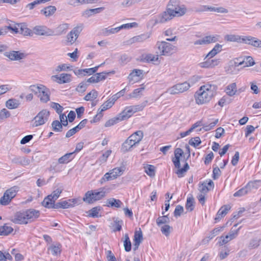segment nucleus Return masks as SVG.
<instances>
[{
	"mask_svg": "<svg viewBox=\"0 0 261 261\" xmlns=\"http://www.w3.org/2000/svg\"><path fill=\"white\" fill-rule=\"evenodd\" d=\"M216 90L217 86L210 83L201 86L194 94L196 103L201 105L208 102L214 96Z\"/></svg>",
	"mask_w": 261,
	"mask_h": 261,
	"instance_id": "1",
	"label": "nucleus"
},
{
	"mask_svg": "<svg viewBox=\"0 0 261 261\" xmlns=\"http://www.w3.org/2000/svg\"><path fill=\"white\" fill-rule=\"evenodd\" d=\"M38 210L29 209L25 211L18 212L15 214L12 221L19 224H27L35 221L40 216Z\"/></svg>",
	"mask_w": 261,
	"mask_h": 261,
	"instance_id": "2",
	"label": "nucleus"
},
{
	"mask_svg": "<svg viewBox=\"0 0 261 261\" xmlns=\"http://www.w3.org/2000/svg\"><path fill=\"white\" fill-rule=\"evenodd\" d=\"M30 90L39 98L40 101L46 103L50 100V91L44 85L37 84L31 85Z\"/></svg>",
	"mask_w": 261,
	"mask_h": 261,
	"instance_id": "3",
	"label": "nucleus"
},
{
	"mask_svg": "<svg viewBox=\"0 0 261 261\" xmlns=\"http://www.w3.org/2000/svg\"><path fill=\"white\" fill-rule=\"evenodd\" d=\"M106 192L104 188L101 189L100 191L90 190L87 191L83 198V201L88 204L99 200L105 197Z\"/></svg>",
	"mask_w": 261,
	"mask_h": 261,
	"instance_id": "4",
	"label": "nucleus"
},
{
	"mask_svg": "<svg viewBox=\"0 0 261 261\" xmlns=\"http://www.w3.org/2000/svg\"><path fill=\"white\" fill-rule=\"evenodd\" d=\"M168 7L170 11L174 15V17H180L185 15L187 12V8L184 5L180 4L179 0H170Z\"/></svg>",
	"mask_w": 261,
	"mask_h": 261,
	"instance_id": "5",
	"label": "nucleus"
},
{
	"mask_svg": "<svg viewBox=\"0 0 261 261\" xmlns=\"http://www.w3.org/2000/svg\"><path fill=\"white\" fill-rule=\"evenodd\" d=\"M8 31L12 33L17 34L18 33L24 36H33L32 30L29 29L25 23H14V25L7 26Z\"/></svg>",
	"mask_w": 261,
	"mask_h": 261,
	"instance_id": "6",
	"label": "nucleus"
},
{
	"mask_svg": "<svg viewBox=\"0 0 261 261\" xmlns=\"http://www.w3.org/2000/svg\"><path fill=\"white\" fill-rule=\"evenodd\" d=\"M143 105H134L126 107L119 114L122 121L128 119L135 113L142 111L144 109Z\"/></svg>",
	"mask_w": 261,
	"mask_h": 261,
	"instance_id": "7",
	"label": "nucleus"
},
{
	"mask_svg": "<svg viewBox=\"0 0 261 261\" xmlns=\"http://www.w3.org/2000/svg\"><path fill=\"white\" fill-rule=\"evenodd\" d=\"M158 49L160 50L161 55L170 56L174 54L176 50L175 46L166 41H158L156 43Z\"/></svg>",
	"mask_w": 261,
	"mask_h": 261,
	"instance_id": "8",
	"label": "nucleus"
},
{
	"mask_svg": "<svg viewBox=\"0 0 261 261\" xmlns=\"http://www.w3.org/2000/svg\"><path fill=\"white\" fill-rule=\"evenodd\" d=\"M62 189L58 188L54 190L50 195L46 197L42 202L43 206L46 208H50L54 206L55 201L59 197Z\"/></svg>",
	"mask_w": 261,
	"mask_h": 261,
	"instance_id": "9",
	"label": "nucleus"
},
{
	"mask_svg": "<svg viewBox=\"0 0 261 261\" xmlns=\"http://www.w3.org/2000/svg\"><path fill=\"white\" fill-rule=\"evenodd\" d=\"M18 191V187L14 186L7 190L0 199V204L7 205L9 204L11 200L15 197Z\"/></svg>",
	"mask_w": 261,
	"mask_h": 261,
	"instance_id": "10",
	"label": "nucleus"
},
{
	"mask_svg": "<svg viewBox=\"0 0 261 261\" xmlns=\"http://www.w3.org/2000/svg\"><path fill=\"white\" fill-rule=\"evenodd\" d=\"M49 114V112L46 110L40 111L32 121L33 126H38L44 124L47 120Z\"/></svg>",
	"mask_w": 261,
	"mask_h": 261,
	"instance_id": "11",
	"label": "nucleus"
},
{
	"mask_svg": "<svg viewBox=\"0 0 261 261\" xmlns=\"http://www.w3.org/2000/svg\"><path fill=\"white\" fill-rule=\"evenodd\" d=\"M82 31V26L77 25L67 35L65 43L66 45H72L73 44L81 32Z\"/></svg>",
	"mask_w": 261,
	"mask_h": 261,
	"instance_id": "12",
	"label": "nucleus"
},
{
	"mask_svg": "<svg viewBox=\"0 0 261 261\" xmlns=\"http://www.w3.org/2000/svg\"><path fill=\"white\" fill-rule=\"evenodd\" d=\"M190 87V84L187 82L177 84L169 88L167 92L170 94H178L187 91Z\"/></svg>",
	"mask_w": 261,
	"mask_h": 261,
	"instance_id": "13",
	"label": "nucleus"
},
{
	"mask_svg": "<svg viewBox=\"0 0 261 261\" xmlns=\"http://www.w3.org/2000/svg\"><path fill=\"white\" fill-rule=\"evenodd\" d=\"M255 64L253 59L250 56H247L243 59L237 58L234 60V65L236 67L242 66L243 67H250Z\"/></svg>",
	"mask_w": 261,
	"mask_h": 261,
	"instance_id": "14",
	"label": "nucleus"
},
{
	"mask_svg": "<svg viewBox=\"0 0 261 261\" xmlns=\"http://www.w3.org/2000/svg\"><path fill=\"white\" fill-rule=\"evenodd\" d=\"M143 79V71L135 69L129 74L127 79L129 83L134 84L141 81Z\"/></svg>",
	"mask_w": 261,
	"mask_h": 261,
	"instance_id": "15",
	"label": "nucleus"
},
{
	"mask_svg": "<svg viewBox=\"0 0 261 261\" xmlns=\"http://www.w3.org/2000/svg\"><path fill=\"white\" fill-rule=\"evenodd\" d=\"M237 226V224H235L233 227L231 228L228 234L225 236V237L221 236L220 238V241L219 242V244L220 246H222L227 243L228 242L237 237L238 234L239 230L240 228H239L238 229H233V227H236Z\"/></svg>",
	"mask_w": 261,
	"mask_h": 261,
	"instance_id": "16",
	"label": "nucleus"
},
{
	"mask_svg": "<svg viewBox=\"0 0 261 261\" xmlns=\"http://www.w3.org/2000/svg\"><path fill=\"white\" fill-rule=\"evenodd\" d=\"M220 36L218 35H210L204 36L201 39L194 42V45H205L213 43L219 41Z\"/></svg>",
	"mask_w": 261,
	"mask_h": 261,
	"instance_id": "17",
	"label": "nucleus"
},
{
	"mask_svg": "<svg viewBox=\"0 0 261 261\" xmlns=\"http://www.w3.org/2000/svg\"><path fill=\"white\" fill-rule=\"evenodd\" d=\"M51 79L59 84L69 83L72 81V75L69 73H63L59 75H53Z\"/></svg>",
	"mask_w": 261,
	"mask_h": 261,
	"instance_id": "18",
	"label": "nucleus"
},
{
	"mask_svg": "<svg viewBox=\"0 0 261 261\" xmlns=\"http://www.w3.org/2000/svg\"><path fill=\"white\" fill-rule=\"evenodd\" d=\"M109 74V72H107L96 73L88 78L87 82L94 84L103 81L106 79Z\"/></svg>",
	"mask_w": 261,
	"mask_h": 261,
	"instance_id": "19",
	"label": "nucleus"
},
{
	"mask_svg": "<svg viewBox=\"0 0 261 261\" xmlns=\"http://www.w3.org/2000/svg\"><path fill=\"white\" fill-rule=\"evenodd\" d=\"M33 35L35 34L38 36H50L53 32L49 29L44 25H37L33 28L32 30Z\"/></svg>",
	"mask_w": 261,
	"mask_h": 261,
	"instance_id": "20",
	"label": "nucleus"
},
{
	"mask_svg": "<svg viewBox=\"0 0 261 261\" xmlns=\"http://www.w3.org/2000/svg\"><path fill=\"white\" fill-rule=\"evenodd\" d=\"M214 187V182L212 180H209L208 182H204L202 184H199L198 190L200 192V194H206L209 191L213 189Z\"/></svg>",
	"mask_w": 261,
	"mask_h": 261,
	"instance_id": "21",
	"label": "nucleus"
},
{
	"mask_svg": "<svg viewBox=\"0 0 261 261\" xmlns=\"http://www.w3.org/2000/svg\"><path fill=\"white\" fill-rule=\"evenodd\" d=\"M197 12H205V11H211V12H216L217 13H226L228 12V11L226 9L224 8L223 7H209L207 6H202L201 8L197 10Z\"/></svg>",
	"mask_w": 261,
	"mask_h": 261,
	"instance_id": "22",
	"label": "nucleus"
},
{
	"mask_svg": "<svg viewBox=\"0 0 261 261\" xmlns=\"http://www.w3.org/2000/svg\"><path fill=\"white\" fill-rule=\"evenodd\" d=\"M146 89V85L143 83L140 85V87L133 90L132 93L129 95L131 98H137L141 97L144 94Z\"/></svg>",
	"mask_w": 261,
	"mask_h": 261,
	"instance_id": "23",
	"label": "nucleus"
},
{
	"mask_svg": "<svg viewBox=\"0 0 261 261\" xmlns=\"http://www.w3.org/2000/svg\"><path fill=\"white\" fill-rule=\"evenodd\" d=\"M98 95V92L95 89H92L85 96L84 99L87 101H91L92 106H94L96 105L95 101L97 99Z\"/></svg>",
	"mask_w": 261,
	"mask_h": 261,
	"instance_id": "24",
	"label": "nucleus"
},
{
	"mask_svg": "<svg viewBox=\"0 0 261 261\" xmlns=\"http://www.w3.org/2000/svg\"><path fill=\"white\" fill-rule=\"evenodd\" d=\"M170 9L167 6L166 11L163 12L160 16L159 21L161 23H164L167 21L170 20L173 18L174 15L172 14L171 12L170 11Z\"/></svg>",
	"mask_w": 261,
	"mask_h": 261,
	"instance_id": "25",
	"label": "nucleus"
},
{
	"mask_svg": "<svg viewBox=\"0 0 261 261\" xmlns=\"http://www.w3.org/2000/svg\"><path fill=\"white\" fill-rule=\"evenodd\" d=\"M184 152L181 148H176L174 151V158L172 160L175 167L177 168L180 167V156L182 155Z\"/></svg>",
	"mask_w": 261,
	"mask_h": 261,
	"instance_id": "26",
	"label": "nucleus"
},
{
	"mask_svg": "<svg viewBox=\"0 0 261 261\" xmlns=\"http://www.w3.org/2000/svg\"><path fill=\"white\" fill-rule=\"evenodd\" d=\"M115 100L111 97L108 99L107 101L104 102L98 109V111H100L103 113L104 111H106L110 108H111L115 102Z\"/></svg>",
	"mask_w": 261,
	"mask_h": 261,
	"instance_id": "27",
	"label": "nucleus"
},
{
	"mask_svg": "<svg viewBox=\"0 0 261 261\" xmlns=\"http://www.w3.org/2000/svg\"><path fill=\"white\" fill-rule=\"evenodd\" d=\"M230 206L229 205H224L222 206L218 211L215 218V220L216 221H219L222 218L224 217L230 210Z\"/></svg>",
	"mask_w": 261,
	"mask_h": 261,
	"instance_id": "28",
	"label": "nucleus"
},
{
	"mask_svg": "<svg viewBox=\"0 0 261 261\" xmlns=\"http://www.w3.org/2000/svg\"><path fill=\"white\" fill-rule=\"evenodd\" d=\"M56 10L57 9L55 6H48L41 10L40 13L45 17H49L54 15Z\"/></svg>",
	"mask_w": 261,
	"mask_h": 261,
	"instance_id": "29",
	"label": "nucleus"
},
{
	"mask_svg": "<svg viewBox=\"0 0 261 261\" xmlns=\"http://www.w3.org/2000/svg\"><path fill=\"white\" fill-rule=\"evenodd\" d=\"M219 61L218 59H208L200 63V66L202 68H213L218 65Z\"/></svg>",
	"mask_w": 261,
	"mask_h": 261,
	"instance_id": "30",
	"label": "nucleus"
},
{
	"mask_svg": "<svg viewBox=\"0 0 261 261\" xmlns=\"http://www.w3.org/2000/svg\"><path fill=\"white\" fill-rule=\"evenodd\" d=\"M143 240V234L142 232L140 229L138 231H136L134 235V250H136L138 248L139 246Z\"/></svg>",
	"mask_w": 261,
	"mask_h": 261,
	"instance_id": "31",
	"label": "nucleus"
},
{
	"mask_svg": "<svg viewBox=\"0 0 261 261\" xmlns=\"http://www.w3.org/2000/svg\"><path fill=\"white\" fill-rule=\"evenodd\" d=\"M222 50V45L220 44H216L213 49L209 51L207 54L206 57L211 59L217 55L218 53H220Z\"/></svg>",
	"mask_w": 261,
	"mask_h": 261,
	"instance_id": "32",
	"label": "nucleus"
},
{
	"mask_svg": "<svg viewBox=\"0 0 261 261\" xmlns=\"http://www.w3.org/2000/svg\"><path fill=\"white\" fill-rule=\"evenodd\" d=\"M222 50V45L220 44H216L213 49L209 51L207 54L206 57L211 59L217 55L218 53H220Z\"/></svg>",
	"mask_w": 261,
	"mask_h": 261,
	"instance_id": "33",
	"label": "nucleus"
},
{
	"mask_svg": "<svg viewBox=\"0 0 261 261\" xmlns=\"http://www.w3.org/2000/svg\"><path fill=\"white\" fill-rule=\"evenodd\" d=\"M74 152H70L65 154L58 159L59 164H67L71 161L74 157Z\"/></svg>",
	"mask_w": 261,
	"mask_h": 261,
	"instance_id": "34",
	"label": "nucleus"
},
{
	"mask_svg": "<svg viewBox=\"0 0 261 261\" xmlns=\"http://www.w3.org/2000/svg\"><path fill=\"white\" fill-rule=\"evenodd\" d=\"M225 40L227 42H242L243 36L232 34L226 35L224 37Z\"/></svg>",
	"mask_w": 261,
	"mask_h": 261,
	"instance_id": "35",
	"label": "nucleus"
},
{
	"mask_svg": "<svg viewBox=\"0 0 261 261\" xmlns=\"http://www.w3.org/2000/svg\"><path fill=\"white\" fill-rule=\"evenodd\" d=\"M7 56L11 60H18L24 57V54L17 51H12L9 53Z\"/></svg>",
	"mask_w": 261,
	"mask_h": 261,
	"instance_id": "36",
	"label": "nucleus"
},
{
	"mask_svg": "<svg viewBox=\"0 0 261 261\" xmlns=\"http://www.w3.org/2000/svg\"><path fill=\"white\" fill-rule=\"evenodd\" d=\"M121 121L122 120L118 114L117 116L108 120L105 123V126L106 127H111Z\"/></svg>",
	"mask_w": 261,
	"mask_h": 261,
	"instance_id": "37",
	"label": "nucleus"
},
{
	"mask_svg": "<svg viewBox=\"0 0 261 261\" xmlns=\"http://www.w3.org/2000/svg\"><path fill=\"white\" fill-rule=\"evenodd\" d=\"M19 105V100L14 98L9 99L6 102V107L9 109H16Z\"/></svg>",
	"mask_w": 261,
	"mask_h": 261,
	"instance_id": "38",
	"label": "nucleus"
},
{
	"mask_svg": "<svg viewBox=\"0 0 261 261\" xmlns=\"http://www.w3.org/2000/svg\"><path fill=\"white\" fill-rule=\"evenodd\" d=\"M107 206L111 207H115L117 208L120 207L122 204V202L119 199L111 198L107 200Z\"/></svg>",
	"mask_w": 261,
	"mask_h": 261,
	"instance_id": "39",
	"label": "nucleus"
},
{
	"mask_svg": "<svg viewBox=\"0 0 261 261\" xmlns=\"http://www.w3.org/2000/svg\"><path fill=\"white\" fill-rule=\"evenodd\" d=\"M70 207H72V205L70 204V203L69 202L68 199L67 200H64L57 202V203L54 204V206H53L51 208L56 209L60 208H68Z\"/></svg>",
	"mask_w": 261,
	"mask_h": 261,
	"instance_id": "40",
	"label": "nucleus"
},
{
	"mask_svg": "<svg viewBox=\"0 0 261 261\" xmlns=\"http://www.w3.org/2000/svg\"><path fill=\"white\" fill-rule=\"evenodd\" d=\"M143 60L147 62H159V55L148 54L143 56Z\"/></svg>",
	"mask_w": 261,
	"mask_h": 261,
	"instance_id": "41",
	"label": "nucleus"
},
{
	"mask_svg": "<svg viewBox=\"0 0 261 261\" xmlns=\"http://www.w3.org/2000/svg\"><path fill=\"white\" fill-rule=\"evenodd\" d=\"M225 91L228 95L233 96L237 91L236 84L233 83L227 86Z\"/></svg>",
	"mask_w": 261,
	"mask_h": 261,
	"instance_id": "42",
	"label": "nucleus"
},
{
	"mask_svg": "<svg viewBox=\"0 0 261 261\" xmlns=\"http://www.w3.org/2000/svg\"><path fill=\"white\" fill-rule=\"evenodd\" d=\"M143 136V132H135L130 136V140H133L136 144L139 143Z\"/></svg>",
	"mask_w": 261,
	"mask_h": 261,
	"instance_id": "43",
	"label": "nucleus"
},
{
	"mask_svg": "<svg viewBox=\"0 0 261 261\" xmlns=\"http://www.w3.org/2000/svg\"><path fill=\"white\" fill-rule=\"evenodd\" d=\"M135 144L136 143L134 142H133V140H130V138L129 137L122 144L121 149L123 150V151H126Z\"/></svg>",
	"mask_w": 261,
	"mask_h": 261,
	"instance_id": "44",
	"label": "nucleus"
},
{
	"mask_svg": "<svg viewBox=\"0 0 261 261\" xmlns=\"http://www.w3.org/2000/svg\"><path fill=\"white\" fill-rule=\"evenodd\" d=\"M164 34L166 36L168 37L166 39V40L168 41H174L176 38L175 33L171 29H168L167 30H166L164 32Z\"/></svg>",
	"mask_w": 261,
	"mask_h": 261,
	"instance_id": "45",
	"label": "nucleus"
},
{
	"mask_svg": "<svg viewBox=\"0 0 261 261\" xmlns=\"http://www.w3.org/2000/svg\"><path fill=\"white\" fill-rule=\"evenodd\" d=\"M124 240L123 241V245L124 249L126 252H129L131 250V242L127 233L124 234Z\"/></svg>",
	"mask_w": 261,
	"mask_h": 261,
	"instance_id": "46",
	"label": "nucleus"
},
{
	"mask_svg": "<svg viewBox=\"0 0 261 261\" xmlns=\"http://www.w3.org/2000/svg\"><path fill=\"white\" fill-rule=\"evenodd\" d=\"M61 245L60 244H57V245H51L48 248V250H50L51 251L52 254L54 255H57L61 253Z\"/></svg>",
	"mask_w": 261,
	"mask_h": 261,
	"instance_id": "47",
	"label": "nucleus"
},
{
	"mask_svg": "<svg viewBox=\"0 0 261 261\" xmlns=\"http://www.w3.org/2000/svg\"><path fill=\"white\" fill-rule=\"evenodd\" d=\"M123 171L124 170L121 167L115 168L110 171V174L112 175V177L114 179L120 176L123 173Z\"/></svg>",
	"mask_w": 261,
	"mask_h": 261,
	"instance_id": "48",
	"label": "nucleus"
},
{
	"mask_svg": "<svg viewBox=\"0 0 261 261\" xmlns=\"http://www.w3.org/2000/svg\"><path fill=\"white\" fill-rule=\"evenodd\" d=\"M13 229L8 225H5L0 227V235L7 236L12 232Z\"/></svg>",
	"mask_w": 261,
	"mask_h": 261,
	"instance_id": "49",
	"label": "nucleus"
},
{
	"mask_svg": "<svg viewBox=\"0 0 261 261\" xmlns=\"http://www.w3.org/2000/svg\"><path fill=\"white\" fill-rule=\"evenodd\" d=\"M260 180H254L249 181L246 186L250 192L253 189H257L259 187Z\"/></svg>",
	"mask_w": 261,
	"mask_h": 261,
	"instance_id": "50",
	"label": "nucleus"
},
{
	"mask_svg": "<svg viewBox=\"0 0 261 261\" xmlns=\"http://www.w3.org/2000/svg\"><path fill=\"white\" fill-rule=\"evenodd\" d=\"M145 173L150 177H153L155 175V168L153 165H147L144 166Z\"/></svg>",
	"mask_w": 261,
	"mask_h": 261,
	"instance_id": "51",
	"label": "nucleus"
},
{
	"mask_svg": "<svg viewBox=\"0 0 261 261\" xmlns=\"http://www.w3.org/2000/svg\"><path fill=\"white\" fill-rule=\"evenodd\" d=\"M249 192H250L246 185L245 187L235 192L233 194V196L234 197H241L247 194Z\"/></svg>",
	"mask_w": 261,
	"mask_h": 261,
	"instance_id": "52",
	"label": "nucleus"
},
{
	"mask_svg": "<svg viewBox=\"0 0 261 261\" xmlns=\"http://www.w3.org/2000/svg\"><path fill=\"white\" fill-rule=\"evenodd\" d=\"M189 166L187 163H186L183 168H180V167L178 168V170L176 172V173L177 174L178 177H181L184 176L185 173L189 169Z\"/></svg>",
	"mask_w": 261,
	"mask_h": 261,
	"instance_id": "53",
	"label": "nucleus"
},
{
	"mask_svg": "<svg viewBox=\"0 0 261 261\" xmlns=\"http://www.w3.org/2000/svg\"><path fill=\"white\" fill-rule=\"evenodd\" d=\"M72 66H71L69 64H62L59 65L56 69V70L57 72H61L62 71H68L71 70Z\"/></svg>",
	"mask_w": 261,
	"mask_h": 261,
	"instance_id": "54",
	"label": "nucleus"
},
{
	"mask_svg": "<svg viewBox=\"0 0 261 261\" xmlns=\"http://www.w3.org/2000/svg\"><path fill=\"white\" fill-rule=\"evenodd\" d=\"M88 84L87 82H82L80 83L76 87V90L79 93H84L87 89Z\"/></svg>",
	"mask_w": 261,
	"mask_h": 261,
	"instance_id": "55",
	"label": "nucleus"
},
{
	"mask_svg": "<svg viewBox=\"0 0 261 261\" xmlns=\"http://www.w3.org/2000/svg\"><path fill=\"white\" fill-rule=\"evenodd\" d=\"M169 222V218L168 216H163L159 217L156 219V224L159 226H160L162 224H165Z\"/></svg>",
	"mask_w": 261,
	"mask_h": 261,
	"instance_id": "56",
	"label": "nucleus"
},
{
	"mask_svg": "<svg viewBox=\"0 0 261 261\" xmlns=\"http://www.w3.org/2000/svg\"><path fill=\"white\" fill-rule=\"evenodd\" d=\"M50 107L54 109L58 114H61L62 113L63 110V108L59 103L51 102H50Z\"/></svg>",
	"mask_w": 261,
	"mask_h": 261,
	"instance_id": "57",
	"label": "nucleus"
},
{
	"mask_svg": "<svg viewBox=\"0 0 261 261\" xmlns=\"http://www.w3.org/2000/svg\"><path fill=\"white\" fill-rule=\"evenodd\" d=\"M88 120L85 119L81 121L78 125L71 128L69 130H77L84 128L87 124Z\"/></svg>",
	"mask_w": 261,
	"mask_h": 261,
	"instance_id": "58",
	"label": "nucleus"
},
{
	"mask_svg": "<svg viewBox=\"0 0 261 261\" xmlns=\"http://www.w3.org/2000/svg\"><path fill=\"white\" fill-rule=\"evenodd\" d=\"M224 228L223 226L222 227H219L217 228H214L213 230H212L210 234H209V238L211 239H212L214 237L218 235L220 232L223 231Z\"/></svg>",
	"mask_w": 261,
	"mask_h": 261,
	"instance_id": "59",
	"label": "nucleus"
},
{
	"mask_svg": "<svg viewBox=\"0 0 261 261\" xmlns=\"http://www.w3.org/2000/svg\"><path fill=\"white\" fill-rule=\"evenodd\" d=\"M259 245V240L253 239L250 241L248 247L249 249L257 248Z\"/></svg>",
	"mask_w": 261,
	"mask_h": 261,
	"instance_id": "60",
	"label": "nucleus"
},
{
	"mask_svg": "<svg viewBox=\"0 0 261 261\" xmlns=\"http://www.w3.org/2000/svg\"><path fill=\"white\" fill-rule=\"evenodd\" d=\"M194 199L193 197H189L187 199V203L186 204V208L187 210L191 212L194 209Z\"/></svg>",
	"mask_w": 261,
	"mask_h": 261,
	"instance_id": "61",
	"label": "nucleus"
},
{
	"mask_svg": "<svg viewBox=\"0 0 261 261\" xmlns=\"http://www.w3.org/2000/svg\"><path fill=\"white\" fill-rule=\"evenodd\" d=\"M201 142L200 138L198 137H196L191 138L189 141V144L191 146L196 147L199 145H200Z\"/></svg>",
	"mask_w": 261,
	"mask_h": 261,
	"instance_id": "62",
	"label": "nucleus"
},
{
	"mask_svg": "<svg viewBox=\"0 0 261 261\" xmlns=\"http://www.w3.org/2000/svg\"><path fill=\"white\" fill-rule=\"evenodd\" d=\"M112 179H114L113 177H112V175L110 174V172L106 173L100 179V183L101 184H103L105 182L107 181H109Z\"/></svg>",
	"mask_w": 261,
	"mask_h": 261,
	"instance_id": "63",
	"label": "nucleus"
},
{
	"mask_svg": "<svg viewBox=\"0 0 261 261\" xmlns=\"http://www.w3.org/2000/svg\"><path fill=\"white\" fill-rule=\"evenodd\" d=\"M100 208L98 207H94L89 212V216L92 217H98Z\"/></svg>",
	"mask_w": 261,
	"mask_h": 261,
	"instance_id": "64",
	"label": "nucleus"
}]
</instances>
